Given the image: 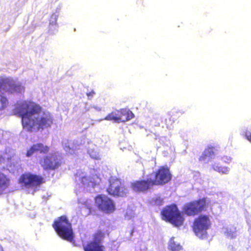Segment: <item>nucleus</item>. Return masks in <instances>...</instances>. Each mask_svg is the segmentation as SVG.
Returning a JSON list of instances; mask_svg holds the SVG:
<instances>
[{"mask_svg": "<svg viewBox=\"0 0 251 251\" xmlns=\"http://www.w3.org/2000/svg\"><path fill=\"white\" fill-rule=\"evenodd\" d=\"M115 209L114 203L111 200V212Z\"/></svg>", "mask_w": 251, "mask_h": 251, "instance_id": "b1692460", "label": "nucleus"}, {"mask_svg": "<svg viewBox=\"0 0 251 251\" xmlns=\"http://www.w3.org/2000/svg\"><path fill=\"white\" fill-rule=\"evenodd\" d=\"M10 179L0 171V189L4 190L10 185Z\"/></svg>", "mask_w": 251, "mask_h": 251, "instance_id": "dca6fc26", "label": "nucleus"}, {"mask_svg": "<svg viewBox=\"0 0 251 251\" xmlns=\"http://www.w3.org/2000/svg\"><path fill=\"white\" fill-rule=\"evenodd\" d=\"M95 94V92L93 91H92L89 93H87V96L89 97H93L94 96V95Z\"/></svg>", "mask_w": 251, "mask_h": 251, "instance_id": "a878e982", "label": "nucleus"}, {"mask_svg": "<svg viewBox=\"0 0 251 251\" xmlns=\"http://www.w3.org/2000/svg\"><path fill=\"white\" fill-rule=\"evenodd\" d=\"M245 136L246 138L251 143V132L249 131H246L245 132Z\"/></svg>", "mask_w": 251, "mask_h": 251, "instance_id": "5701e85b", "label": "nucleus"}, {"mask_svg": "<svg viewBox=\"0 0 251 251\" xmlns=\"http://www.w3.org/2000/svg\"><path fill=\"white\" fill-rule=\"evenodd\" d=\"M6 84V82H4L3 80L0 79V88H1L3 86H5Z\"/></svg>", "mask_w": 251, "mask_h": 251, "instance_id": "393cba45", "label": "nucleus"}, {"mask_svg": "<svg viewBox=\"0 0 251 251\" xmlns=\"http://www.w3.org/2000/svg\"><path fill=\"white\" fill-rule=\"evenodd\" d=\"M134 115L131 111L126 109L115 110L111 113V120L115 122H125L132 119Z\"/></svg>", "mask_w": 251, "mask_h": 251, "instance_id": "f8f14e48", "label": "nucleus"}, {"mask_svg": "<svg viewBox=\"0 0 251 251\" xmlns=\"http://www.w3.org/2000/svg\"><path fill=\"white\" fill-rule=\"evenodd\" d=\"M104 234L98 232L95 234L94 240L90 241L83 247L84 251H104V247L101 244Z\"/></svg>", "mask_w": 251, "mask_h": 251, "instance_id": "9b49d317", "label": "nucleus"}, {"mask_svg": "<svg viewBox=\"0 0 251 251\" xmlns=\"http://www.w3.org/2000/svg\"><path fill=\"white\" fill-rule=\"evenodd\" d=\"M217 151L216 148L214 146H208L204 151V152L209 157L213 156L215 154V152Z\"/></svg>", "mask_w": 251, "mask_h": 251, "instance_id": "aec40b11", "label": "nucleus"}, {"mask_svg": "<svg viewBox=\"0 0 251 251\" xmlns=\"http://www.w3.org/2000/svg\"><path fill=\"white\" fill-rule=\"evenodd\" d=\"M160 214L163 220L176 227L181 226L185 220L181 212L175 203L165 206L161 210Z\"/></svg>", "mask_w": 251, "mask_h": 251, "instance_id": "7ed1b4c3", "label": "nucleus"}, {"mask_svg": "<svg viewBox=\"0 0 251 251\" xmlns=\"http://www.w3.org/2000/svg\"><path fill=\"white\" fill-rule=\"evenodd\" d=\"M212 167L213 170L219 173L227 174L229 172V169L227 167L219 166V164H214Z\"/></svg>", "mask_w": 251, "mask_h": 251, "instance_id": "a211bd4d", "label": "nucleus"}, {"mask_svg": "<svg viewBox=\"0 0 251 251\" xmlns=\"http://www.w3.org/2000/svg\"><path fill=\"white\" fill-rule=\"evenodd\" d=\"M208 206L206 198L192 201L184 204L182 208V213L187 216L194 217L205 211Z\"/></svg>", "mask_w": 251, "mask_h": 251, "instance_id": "39448f33", "label": "nucleus"}, {"mask_svg": "<svg viewBox=\"0 0 251 251\" xmlns=\"http://www.w3.org/2000/svg\"><path fill=\"white\" fill-rule=\"evenodd\" d=\"M14 87V88H15L16 87V86H13Z\"/></svg>", "mask_w": 251, "mask_h": 251, "instance_id": "c85d7f7f", "label": "nucleus"}, {"mask_svg": "<svg viewBox=\"0 0 251 251\" xmlns=\"http://www.w3.org/2000/svg\"><path fill=\"white\" fill-rule=\"evenodd\" d=\"M95 202L101 210L105 212L110 211V199L104 195H99L95 199Z\"/></svg>", "mask_w": 251, "mask_h": 251, "instance_id": "4468645a", "label": "nucleus"}, {"mask_svg": "<svg viewBox=\"0 0 251 251\" xmlns=\"http://www.w3.org/2000/svg\"><path fill=\"white\" fill-rule=\"evenodd\" d=\"M209 156L203 151L202 154L200 156L199 160L201 162L204 161Z\"/></svg>", "mask_w": 251, "mask_h": 251, "instance_id": "4be33fe9", "label": "nucleus"}, {"mask_svg": "<svg viewBox=\"0 0 251 251\" xmlns=\"http://www.w3.org/2000/svg\"><path fill=\"white\" fill-rule=\"evenodd\" d=\"M8 105L6 97L0 95V111L4 109Z\"/></svg>", "mask_w": 251, "mask_h": 251, "instance_id": "6ab92c4d", "label": "nucleus"}, {"mask_svg": "<svg viewBox=\"0 0 251 251\" xmlns=\"http://www.w3.org/2000/svg\"><path fill=\"white\" fill-rule=\"evenodd\" d=\"M62 163V157L55 153L44 156L39 161L40 164L45 170L57 169Z\"/></svg>", "mask_w": 251, "mask_h": 251, "instance_id": "423d86ee", "label": "nucleus"}, {"mask_svg": "<svg viewBox=\"0 0 251 251\" xmlns=\"http://www.w3.org/2000/svg\"><path fill=\"white\" fill-rule=\"evenodd\" d=\"M52 226L57 235L62 239L72 242L74 239V233L72 224L66 216L58 217L53 223Z\"/></svg>", "mask_w": 251, "mask_h": 251, "instance_id": "f03ea898", "label": "nucleus"}, {"mask_svg": "<svg viewBox=\"0 0 251 251\" xmlns=\"http://www.w3.org/2000/svg\"><path fill=\"white\" fill-rule=\"evenodd\" d=\"M0 251H3L2 248L0 246Z\"/></svg>", "mask_w": 251, "mask_h": 251, "instance_id": "bb28decb", "label": "nucleus"}, {"mask_svg": "<svg viewBox=\"0 0 251 251\" xmlns=\"http://www.w3.org/2000/svg\"><path fill=\"white\" fill-rule=\"evenodd\" d=\"M16 111L22 119L24 128L28 131L43 130L53 125L51 113L35 102L24 101L18 104Z\"/></svg>", "mask_w": 251, "mask_h": 251, "instance_id": "f257e3e1", "label": "nucleus"}, {"mask_svg": "<svg viewBox=\"0 0 251 251\" xmlns=\"http://www.w3.org/2000/svg\"><path fill=\"white\" fill-rule=\"evenodd\" d=\"M211 226L210 216L206 214H200L194 220L192 228L197 237L201 239H204L207 237V231Z\"/></svg>", "mask_w": 251, "mask_h": 251, "instance_id": "20e7f679", "label": "nucleus"}, {"mask_svg": "<svg viewBox=\"0 0 251 251\" xmlns=\"http://www.w3.org/2000/svg\"><path fill=\"white\" fill-rule=\"evenodd\" d=\"M175 237H172L169 241V249L172 251H180L182 250V246L179 244H176L174 241Z\"/></svg>", "mask_w": 251, "mask_h": 251, "instance_id": "f3484780", "label": "nucleus"}, {"mask_svg": "<svg viewBox=\"0 0 251 251\" xmlns=\"http://www.w3.org/2000/svg\"><path fill=\"white\" fill-rule=\"evenodd\" d=\"M130 186L134 192H147L153 186L152 178L149 177L146 179L135 180L131 183Z\"/></svg>", "mask_w": 251, "mask_h": 251, "instance_id": "9d476101", "label": "nucleus"}, {"mask_svg": "<svg viewBox=\"0 0 251 251\" xmlns=\"http://www.w3.org/2000/svg\"><path fill=\"white\" fill-rule=\"evenodd\" d=\"M151 175L152 182L153 186L163 185L171 181L172 175L169 168L166 166H160L156 171L153 172Z\"/></svg>", "mask_w": 251, "mask_h": 251, "instance_id": "0eeeda50", "label": "nucleus"}, {"mask_svg": "<svg viewBox=\"0 0 251 251\" xmlns=\"http://www.w3.org/2000/svg\"><path fill=\"white\" fill-rule=\"evenodd\" d=\"M127 193L124 181L118 178L111 180V195L124 197Z\"/></svg>", "mask_w": 251, "mask_h": 251, "instance_id": "1a4fd4ad", "label": "nucleus"}, {"mask_svg": "<svg viewBox=\"0 0 251 251\" xmlns=\"http://www.w3.org/2000/svg\"><path fill=\"white\" fill-rule=\"evenodd\" d=\"M45 182L42 176L30 173L22 174L19 178V183L26 187H36Z\"/></svg>", "mask_w": 251, "mask_h": 251, "instance_id": "6e6552de", "label": "nucleus"}, {"mask_svg": "<svg viewBox=\"0 0 251 251\" xmlns=\"http://www.w3.org/2000/svg\"><path fill=\"white\" fill-rule=\"evenodd\" d=\"M108 116H109V115H108V116L105 118V119H107V120H108Z\"/></svg>", "mask_w": 251, "mask_h": 251, "instance_id": "cd10ccee", "label": "nucleus"}, {"mask_svg": "<svg viewBox=\"0 0 251 251\" xmlns=\"http://www.w3.org/2000/svg\"><path fill=\"white\" fill-rule=\"evenodd\" d=\"M153 204L154 206H159L163 204V199L160 197H157L152 201Z\"/></svg>", "mask_w": 251, "mask_h": 251, "instance_id": "412c9836", "label": "nucleus"}, {"mask_svg": "<svg viewBox=\"0 0 251 251\" xmlns=\"http://www.w3.org/2000/svg\"><path fill=\"white\" fill-rule=\"evenodd\" d=\"M180 112H171L169 113L165 119L164 122L166 127L170 128L175 122V121L180 116Z\"/></svg>", "mask_w": 251, "mask_h": 251, "instance_id": "2eb2a0df", "label": "nucleus"}, {"mask_svg": "<svg viewBox=\"0 0 251 251\" xmlns=\"http://www.w3.org/2000/svg\"><path fill=\"white\" fill-rule=\"evenodd\" d=\"M49 146L44 145L43 143H38L32 145L26 151L25 155L27 157H31L34 153L39 152L43 154H47L50 151Z\"/></svg>", "mask_w": 251, "mask_h": 251, "instance_id": "ddd939ff", "label": "nucleus"}]
</instances>
